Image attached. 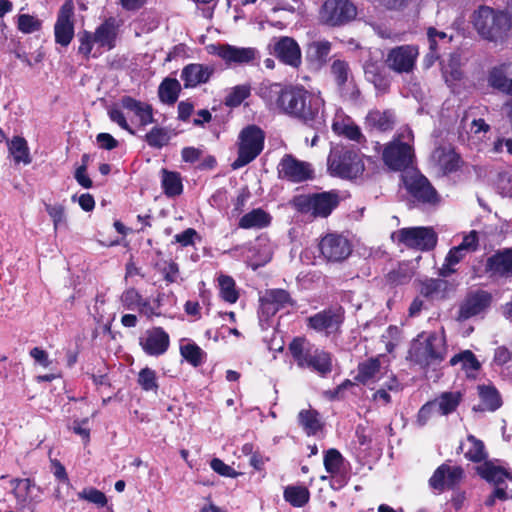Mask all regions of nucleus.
Instances as JSON below:
<instances>
[{
  "instance_id": "obj_16",
  "label": "nucleus",
  "mask_w": 512,
  "mask_h": 512,
  "mask_svg": "<svg viewBox=\"0 0 512 512\" xmlns=\"http://www.w3.org/2000/svg\"><path fill=\"white\" fill-rule=\"evenodd\" d=\"M356 7L349 0H327L322 11V20L331 26L342 25L355 18Z\"/></svg>"
},
{
  "instance_id": "obj_37",
  "label": "nucleus",
  "mask_w": 512,
  "mask_h": 512,
  "mask_svg": "<svg viewBox=\"0 0 512 512\" xmlns=\"http://www.w3.org/2000/svg\"><path fill=\"white\" fill-rule=\"evenodd\" d=\"M451 289L450 283L445 279H426L421 283L420 293L431 299H444Z\"/></svg>"
},
{
  "instance_id": "obj_26",
  "label": "nucleus",
  "mask_w": 512,
  "mask_h": 512,
  "mask_svg": "<svg viewBox=\"0 0 512 512\" xmlns=\"http://www.w3.org/2000/svg\"><path fill=\"white\" fill-rule=\"evenodd\" d=\"M215 72L213 65L190 63L181 71V80L185 88H195L209 82Z\"/></svg>"
},
{
  "instance_id": "obj_39",
  "label": "nucleus",
  "mask_w": 512,
  "mask_h": 512,
  "mask_svg": "<svg viewBox=\"0 0 512 512\" xmlns=\"http://www.w3.org/2000/svg\"><path fill=\"white\" fill-rule=\"evenodd\" d=\"M283 498L292 507L302 508L310 500V491L304 485H288L283 491Z\"/></svg>"
},
{
  "instance_id": "obj_34",
  "label": "nucleus",
  "mask_w": 512,
  "mask_h": 512,
  "mask_svg": "<svg viewBox=\"0 0 512 512\" xmlns=\"http://www.w3.org/2000/svg\"><path fill=\"white\" fill-rule=\"evenodd\" d=\"M120 104L124 109L133 112L142 126H147L155 121L153 108L148 103L141 102L130 96H124L121 98Z\"/></svg>"
},
{
  "instance_id": "obj_19",
  "label": "nucleus",
  "mask_w": 512,
  "mask_h": 512,
  "mask_svg": "<svg viewBox=\"0 0 512 512\" xmlns=\"http://www.w3.org/2000/svg\"><path fill=\"white\" fill-rule=\"evenodd\" d=\"M319 249L326 260L341 262L351 254L352 246L346 237L330 233L321 239Z\"/></svg>"
},
{
  "instance_id": "obj_41",
  "label": "nucleus",
  "mask_w": 512,
  "mask_h": 512,
  "mask_svg": "<svg viewBox=\"0 0 512 512\" xmlns=\"http://www.w3.org/2000/svg\"><path fill=\"white\" fill-rule=\"evenodd\" d=\"M7 146L15 163L29 164L31 162L28 144L23 137L14 136L11 140L7 141Z\"/></svg>"
},
{
  "instance_id": "obj_23",
  "label": "nucleus",
  "mask_w": 512,
  "mask_h": 512,
  "mask_svg": "<svg viewBox=\"0 0 512 512\" xmlns=\"http://www.w3.org/2000/svg\"><path fill=\"white\" fill-rule=\"evenodd\" d=\"M122 25V20L117 19L116 17L111 16L106 18L92 33L94 35V40H96V45L107 51L114 49L116 47Z\"/></svg>"
},
{
  "instance_id": "obj_1",
  "label": "nucleus",
  "mask_w": 512,
  "mask_h": 512,
  "mask_svg": "<svg viewBox=\"0 0 512 512\" xmlns=\"http://www.w3.org/2000/svg\"><path fill=\"white\" fill-rule=\"evenodd\" d=\"M257 94L271 109L301 120L317 130L325 126L324 99L319 93L309 92L302 86L262 82Z\"/></svg>"
},
{
  "instance_id": "obj_3",
  "label": "nucleus",
  "mask_w": 512,
  "mask_h": 512,
  "mask_svg": "<svg viewBox=\"0 0 512 512\" xmlns=\"http://www.w3.org/2000/svg\"><path fill=\"white\" fill-rule=\"evenodd\" d=\"M447 354L444 331L430 333L425 339H415L409 350V359L426 367L441 363Z\"/></svg>"
},
{
  "instance_id": "obj_5",
  "label": "nucleus",
  "mask_w": 512,
  "mask_h": 512,
  "mask_svg": "<svg viewBox=\"0 0 512 512\" xmlns=\"http://www.w3.org/2000/svg\"><path fill=\"white\" fill-rule=\"evenodd\" d=\"M327 166L330 175L343 179H355L362 175L365 169L363 155L344 146L331 148Z\"/></svg>"
},
{
  "instance_id": "obj_4",
  "label": "nucleus",
  "mask_w": 512,
  "mask_h": 512,
  "mask_svg": "<svg viewBox=\"0 0 512 512\" xmlns=\"http://www.w3.org/2000/svg\"><path fill=\"white\" fill-rule=\"evenodd\" d=\"M474 27L486 40H503L511 28V18L503 11H495L490 7L482 6L473 18Z\"/></svg>"
},
{
  "instance_id": "obj_62",
  "label": "nucleus",
  "mask_w": 512,
  "mask_h": 512,
  "mask_svg": "<svg viewBox=\"0 0 512 512\" xmlns=\"http://www.w3.org/2000/svg\"><path fill=\"white\" fill-rule=\"evenodd\" d=\"M442 71L446 81H448L449 77L452 80L460 79L462 76L460 70V56L458 54L450 55L449 62L443 65Z\"/></svg>"
},
{
  "instance_id": "obj_10",
  "label": "nucleus",
  "mask_w": 512,
  "mask_h": 512,
  "mask_svg": "<svg viewBox=\"0 0 512 512\" xmlns=\"http://www.w3.org/2000/svg\"><path fill=\"white\" fill-rule=\"evenodd\" d=\"M391 239L397 245L424 252L435 248L438 237L431 227H407L394 231Z\"/></svg>"
},
{
  "instance_id": "obj_17",
  "label": "nucleus",
  "mask_w": 512,
  "mask_h": 512,
  "mask_svg": "<svg viewBox=\"0 0 512 512\" xmlns=\"http://www.w3.org/2000/svg\"><path fill=\"white\" fill-rule=\"evenodd\" d=\"M419 55L415 45H401L392 48L386 57L385 63L389 69L396 73H410L413 71Z\"/></svg>"
},
{
  "instance_id": "obj_35",
  "label": "nucleus",
  "mask_w": 512,
  "mask_h": 512,
  "mask_svg": "<svg viewBox=\"0 0 512 512\" xmlns=\"http://www.w3.org/2000/svg\"><path fill=\"white\" fill-rule=\"evenodd\" d=\"M331 48L332 45L328 40L321 39L312 41L307 45L306 58L317 67H322L328 60Z\"/></svg>"
},
{
  "instance_id": "obj_8",
  "label": "nucleus",
  "mask_w": 512,
  "mask_h": 512,
  "mask_svg": "<svg viewBox=\"0 0 512 512\" xmlns=\"http://www.w3.org/2000/svg\"><path fill=\"white\" fill-rule=\"evenodd\" d=\"M339 195L335 191L302 194L293 197L291 206L299 213L313 218L328 217L339 204Z\"/></svg>"
},
{
  "instance_id": "obj_50",
  "label": "nucleus",
  "mask_w": 512,
  "mask_h": 512,
  "mask_svg": "<svg viewBox=\"0 0 512 512\" xmlns=\"http://www.w3.org/2000/svg\"><path fill=\"white\" fill-rule=\"evenodd\" d=\"M137 383L146 392H156L159 387L156 372L148 367H145L139 371Z\"/></svg>"
},
{
  "instance_id": "obj_56",
  "label": "nucleus",
  "mask_w": 512,
  "mask_h": 512,
  "mask_svg": "<svg viewBox=\"0 0 512 512\" xmlns=\"http://www.w3.org/2000/svg\"><path fill=\"white\" fill-rule=\"evenodd\" d=\"M250 95V87L247 85H237L233 87L225 97V104L229 107L239 106Z\"/></svg>"
},
{
  "instance_id": "obj_2",
  "label": "nucleus",
  "mask_w": 512,
  "mask_h": 512,
  "mask_svg": "<svg viewBox=\"0 0 512 512\" xmlns=\"http://www.w3.org/2000/svg\"><path fill=\"white\" fill-rule=\"evenodd\" d=\"M289 351L301 368H308L325 376L332 371L330 353L321 350L304 338H295L289 345Z\"/></svg>"
},
{
  "instance_id": "obj_64",
  "label": "nucleus",
  "mask_w": 512,
  "mask_h": 512,
  "mask_svg": "<svg viewBox=\"0 0 512 512\" xmlns=\"http://www.w3.org/2000/svg\"><path fill=\"white\" fill-rule=\"evenodd\" d=\"M478 245V234L475 230H472L463 236L462 242L456 247L462 250L464 253L469 254L476 251L478 249Z\"/></svg>"
},
{
  "instance_id": "obj_20",
  "label": "nucleus",
  "mask_w": 512,
  "mask_h": 512,
  "mask_svg": "<svg viewBox=\"0 0 512 512\" xmlns=\"http://www.w3.org/2000/svg\"><path fill=\"white\" fill-rule=\"evenodd\" d=\"M462 400L459 391L443 392L437 398L427 402L419 411L418 416H429L434 414L449 415L456 411Z\"/></svg>"
},
{
  "instance_id": "obj_43",
  "label": "nucleus",
  "mask_w": 512,
  "mask_h": 512,
  "mask_svg": "<svg viewBox=\"0 0 512 512\" xmlns=\"http://www.w3.org/2000/svg\"><path fill=\"white\" fill-rule=\"evenodd\" d=\"M179 93L180 83L174 78H165L158 89L160 100L166 104L175 103L178 99Z\"/></svg>"
},
{
  "instance_id": "obj_33",
  "label": "nucleus",
  "mask_w": 512,
  "mask_h": 512,
  "mask_svg": "<svg viewBox=\"0 0 512 512\" xmlns=\"http://www.w3.org/2000/svg\"><path fill=\"white\" fill-rule=\"evenodd\" d=\"M332 130L339 136L360 142L363 138L360 128L342 111H338L332 123Z\"/></svg>"
},
{
  "instance_id": "obj_63",
  "label": "nucleus",
  "mask_w": 512,
  "mask_h": 512,
  "mask_svg": "<svg viewBox=\"0 0 512 512\" xmlns=\"http://www.w3.org/2000/svg\"><path fill=\"white\" fill-rule=\"evenodd\" d=\"M210 467L215 473L223 477L237 478L240 475V472L236 471L219 458H213L210 461Z\"/></svg>"
},
{
  "instance_id": "obj_44",
  "label": "nucleus",
  "mask_w": 512,
  "mask_h": 512,
  "mask_svg": "<svg viewBox=\"0 0 512 512\" xmlns=\"http://www.w3.org/2000/svg\"><path fill=\"white\" fill-rule=\"evenodd\" d=\"M323 464L331 476H337L343 470L345 459L336 448H330L324 453Z\"/></svg>"
},
{
  "instance_id": "obj_7",
  "label": "nucleus",
  "mask_w": 512,
  "mask_h": 512,
  "mask_svg": "<svg viewBox=\"0 0 512 512\" xmlns=\"http://www.w3.org/2000/svg\"><path fill=\"white\" fill-rule=\"evenodd\" d=\"M265 132L257 125L244 127L237 138V158L232 163L233 169H240L254 161L263 151Z\"/></svg>"
},
{
  "instance_id": "obj_24",
  "label": "nucleus",
  "mask_w": 512,
  "mask_h": 512,
  "mask_svg": "<svg viewBox=\"0 0 512 512\" xmlns=\"http://www.w3.org/2000/svg\"><path fill=\"white\" fill-rule=\"evenodd\" d=\"M238 251L247 265L254 270L265 265L271 259L269 243L264 239H257L254 243L235 249V252Z\"/></svg>"
},
{
  "instance_id": "obj_42",
  "label": "nucleus",
  "mask_w": 512,
  "mask_h": 512,
  "mask_svg": "<svg viewBox=\"0 0 512 512\" xmlns=\"http://www.w3.org/2000/svg\"><path fill=\"white\" fill-rule=\"evenodd\" d=\"M479 397L482 409L488 412H494L502 405L500 394L494 387L480 386Z\"/></svg>"
},
{
  "instance_id": "obj_52",
  "label": "nucleus",
  "mask_w": 512,
  "mask_h": 512,
  "mask_svg": "<svg viewBox=\"0 0 512 512\" xmlns=\"http://www.w3.org/2000/svg\"><path fill=\"white\" fill-rule=\"evenodd\" d=\"M450 364L455 366L457 364H461L462 369L464 370H473L476 371L480 368V363L476 359L475 355L470 350H465L461 353L454 355L450 359Z\"/></svg>"
},
{
  "instance_id": "obj_48",
  "label": "nucleus",
  "mask_w": 512,
  "mask_h": 512,
  "mask_svg": "<svg viewBox=\"0 0 512 512\" xmlns=\"http://www.w3.org/2000/svg\"><path fill=\"white\" fill-rule=\"evenodd\" d=\"M171 139V133L168 128L155 126L146 135V143L156 149L166 146Z\"/></svg>"
},
{
  "instance_id": "obj_11",
  "label": "nucleus",
  "mask_w": 512,
  "mask_h": 512,
  "mask_svg": "<svg viewBox=\"0 0 512 512\" xmlns=\"http://www.w3.org/2000/svg\"><path fill=\"white\" fill-rule=\"evenodd\" d=\"M209 53L221 58L228 66L255 65L260 59V53L256 48L230 44L211 45Z\"/></svg>"
},
{
  "instance_id": "obj_9",
  "label": "nucleus",
  "mask_w": 512,
  "mask_h": 512,
  "mask_svg": "<svg viewBox=\"0 0 512 512\" xmlns=\"http://www.w3.org/2000/svg\"><path fill=\"white\" fill-rule=\"evenodd\" d=\"M383 362L384 356H377L359 363L355 380L363 385H371L385 379V385L389 390H399L398 380Z\"/></svg>"
},
{
  "instance_id": "obj_61",
  "label": "nucleus",
  "mask_w": 512,
  "mask_h": 512,
  "mask_svg": "<svg viewBox=\"0 0 512 512\" xmlns=\"http://www.w3.org/2000/svg\"><path fill=\"white\" fill-rule=\"evenodd\" d=\"M331 72L340 88L348 82L350 70L347 62L343 60L333 61L331 65Z\"/></svg>"
},
{
  "instance_id": "obj_57",
  "label": "nucleus",
  "mask_w": 512,
  "mask_h": 512,
  "mask_svg": "<svg viewBox=\"0 0 512 512\" xmlns=\"http://www.w3.org/2000/svg\"><path fill=\"white\" fill-rule=\"evenodd\" d=\"M78 498L93 503L98 507H105L108 503L105 493L94 487L84 488L78 493Z\"/></svg>"
},
{
  "instance_id": "obj_59",
  "label": "nucleus",
  "mask_w": 512,
  "mask_h": 512,
  "mask_svg": "<svg viewBox=\"0 0 512 512\" xmlns=\"http://www.w3.org/2000/svg\"><path fill=\"white\" fill-rule=\"evenodd\" d=\"M45 210L53 221L54 230L66 224L65 207L63 204H45Z\"/></svg>"
},
{
  "instance_id": "obj_53",
  "label": "nucleus",
  "mask_w": 512,
  "mask_h": 512,
  "mask_svg": "<svg viewBox=\"0 0 512 512\" xmlns=\"http://www.w3.org/2000/svg\"><path fill=\"white\" fill-rule=\"evenodd\" d=\"M42 27V21L29 14H19L17 16V28L24 34L37 32Z\"/></svg>"
},
{
  "instance_id": "obj_29",
  "label": "nucleus",
  "mask_w": 512,
  "mask_h": 512,
  "mask_svg": "<svg viewBox=\"0 0 512 512\" xmlns=\"http://www.w3.org/2000/svg\"><path fill=\"white\" fill-rule=\"evenodd\" d=\"M512 78V63L506 62L493 66L487 74V84L489 87L509 94V88Z\"/></svg>"
},
{
  "instance_id": "obj_30",
  "label": "nucleus",
  "mask_w": 512,
  "mask_h": 512,
  "mask_svg": "<svg viewBox=\"0 0 512 512\" xmlns=\"http://www.w3.org/2000/svg\"><path fill=\"white\" fill-rule=\"evenodd\" d=\"M261 308L267 315H274L280 309L292 305L290 294L284 289H269L260 298Z\"/></svg>"
},
{
  "instance_id": "obj_45",
  "label": "nucleus",
  "mask_w": 512,
  "mask_h": 512,
  "mask_svg": "<svg viewBox=\"0 0 512 512\" xmlns=\"http://www.w3.org/2000/svg\"><path fill=\"white\" fill-rule=\"evenodd\" d=\"M466 256L467 254L456 246L452 247L447 253L444 263L439 269V275L441 277H449L455 273L457 271L456 265H458Z\"/></svg>"
},
{
  "instance_id": "obj_22",
  "label": "nucleus",
  "mask_w": 512,
  "mask_h": 512,
  "mask_svg": "<svg viewBox=\"0 0 512 512\" xmlns=\"http://www.w3.org/2000/svg\"><path fill=\"white\" fill-rule=\"evenodd\" d=\"M344 320V311L341 307L329 308L309 317V326L318 332L331 334L337 332Z\"/></svg>"
},
{
  "instance_id": "obj_40",
  "label": "nucleus",
  "mask_w": 512,
  "mask_h": 512,
  "mask_svg": "<svg viewBox=\"0 0 512 512\" xmlns=\"http://www.w3.org/2000/svg\"><path fill=\"white\" fill-rule=\"evenodd\" d=\"M366 124L379 131H388L393 128L394 115L390 111L372 110L366 116Z\"/></svg>"
},
{
  "instance_id": "obj_12",
  "label": "nucleus",
  "mask_w": 512,
  "mask_h": 512,
  "mask_svg": "<svg viewBox=\"0 0 512 512\" xmlns=\"http://www.w3.org/2000/svg\"><path fill=\"white\" fill-rule=\"evenodd\" d=\"M267 49L283 64L293 68H299L302 63V53L295 39L288 36L273 37Z\"/></svg>"
},
{
  "instance_id": "obj_28",
  "label": "nucleus",
  "mask_w": 512,
  "mask_h": 512,
  "mask_svg": "<svg viewBox=\"0 0 512 512\" xmlns=\"http://www.w3.org/2000/svg\"><path fill=\"white\" fill-rule=\"evenodd\" d=\"M486 271L494 277H512V249L504 248L486 261Z\"/></svg>"
},
{
  "instance_id": "obj_36",
  "label": "nucleus",
  "mask_w": 512,
  "mask_h": 512,
  "mask_svg": "<svg viewBox=\"0 0 512 512\" xmlns=\"http://www.w3.org/2000/svg\"><path fill=\"white\" fill-rule=\"evenodd\" d=\"M271 221L272 217L268 212L262 208H255L240 218L238 227L242 229H263L268 227Z\"/></svg>"
},
{
  "instance_id": "obj_25",
  "label": "nucleus",
  "mask_w": 512,
  "mask_h": 512,
  "mask_svg": "<svg viewBox=\"0 0 512 512\" xmlns=\"http://www.w3.org/2000/svg\"><path fill=\"white\" fill-rule=\"evenodd\" d=\"M476 473L494 488H505V491L508 489L506 482H512V470L496 465L490 460L477 466Z\"/></svg>"
},
{
  "instance_id": "obj_60",
  "label": "nucleus",
  "mask_w": 512,
  "mask_h": 512,
  "mask_svg": "<svg viewBox=\"0 0 512 512\" xmlns=\"http://www.w3.org/2000/svg\"><path fill=\"white\" fill-rule=\"evenodd\" d=\"M79 47L78 53L81 54L84 58L89 59L90 56L95 57L96 54H92L93 47L96 44V40H94V35L89 31H83L78 35Z\"/></svg>"
},
{
  "instance_id": "obj_49",
  "label": "nucleus",
  "mask_w": 512,
  "mask_h": 512,
  "mask_svg": "<svg viewBox=\"0 0 512 512\" xmlns=\"http://www.w3.org/2000/svg\"><path fill=\"white\" fill-rule=\"evenodd\" d=\"M218 285L220 296L224 301L233 304L238 300L239 294L236 290L235 281L231 276L220 275L218 277Z\"/></svg>"
},
{
  "instance_id": "obj_32",
  "label": "nucleus",
  "mask_w": 512,
  "mask_h": 512,
  "mask_svg": "<svg viewBox=\"0 0 512 512\" xmlns=\"http://www.w3.org/2000/svg\"><path fill=\"white\" fill-rule=\"evenodd\" d=\"M12 486V494L16 500V509L19 511L28 508L32 504V497L30 496L31 488L35 483L30 478H14L10 481Z\"/></svg>"
},
{
  "instance_id": "obj_27",
  "label": "nucleus",
  "mask_w": 512,
  "mask_h": 512,
  "mask_svg": "<svg viewBox=\"0 0 512 512\" xmlns=\"http://www.w3.org/2000/svg\"><path fill=\"white\" fill-rule=\"evenodd\" d=\"M491 302L492 296L487 291L478 290L469 294L460 306V318L469 319L481 314L490 306Z\"/></svg>"
},
{
  "instance_id": "obj_54",
  "label": "nucleus",
  "mask_w": 512,
  "mask_h": 512,
  "mask_svg": "<svg viewBox=\"0 0 512 512\" xmlns=\"http://www.w3.org/2000/svg\"><path fill=\"white\" fill-rule=\"evenodd\" d=\"M299 425L307 436H315L320 439L324 438V423L319 418H299Z\"/></svg>"
},
{
  "instance_id": "obj_14",
  "label": "nucleus",
  "mask_w": 512,
  "mask_h": 512,
  "mask_svg": "<svg viewBox=\"0 0 512 512\" xmlns=\"http://www.w3.org/2000/svg\"><path fill=\"white\" fill-rule=\"evenodd\" d=\"M465 477L464 469L461 466H450L448 463L439 465L428 480L429 487L442 493L445 490H453L460 485Z\"/></svg>"
},
{
  "instance_id": "obj_51",
  "label": "nucleus",
  "mask_w": 512,
  "mask_h": 512,
  "mask_svg": "<svg viewBox=\"0 0 512 512\" xmlns=\"http://www.w3.org/2000/svg\"><path fill=\"white\" fill-rule=\"evenodd\" d=\"M68 429L78 435L85 445L90 442V432L92 429L90 418H75L68 424Z\"/></svg>"
},
{
  "instance_id": "obj_38",
  "label": "nucleus",
  "mask_w": 512,
  "mask_h": 512,
  "mask_svg": "<svg viewBox=\"0 0 512 512\" xmlns=\"http://www.w3.org/2000/svg\"><path fill=\"white\" fill-rule=\"evenodd\" d=\"M160 174L161 187L167 197L173 198L182 194L183 183L180 173L162 169Z\"/></svg>"
},
{
  "instance_id": "obj_6",
  "label": "nucleus",
  "mask_w": 512,
  "mask_h": 512,
  "mask_svg": "<svg viewBox=\"0 0 512 512\" xmlns=\"http://www.w3.org/2000/svg\"><path fill=\"white\" fill-rule=\"evenodd\" d=\"M413 140L412 130L409 127H403L399 130L394 140L386 145L382 157L384 163L391 170L402 171L412 164L414 157Z\"/></svg>"
},
{
  "instance_id": "obj_55",
  "label": "nucleus",
  "mask_w": 512,
  "mask_h": 512,
  "mask_svg": "<svg viewBox=\"0 0 512 512\" xmlns=\"http://www.w3.org/2000/svg\"><path fill=\"white\" fill-rule=\"evenodd\" d=\"M142 295L133 287L125 289L119 296L120 305L124 310L135 311Z\"/></svg>"
},
{
  "instance_id": "obj_13",
  "label": "nucleus",
  "mask_w": 512,
  "mask_h": 512,
  "mask_svg": "<svg viewBox=\"0 0 512 512\" xmlns=\"http://www.w3.org/2000/svg\"><path fill=\"white\" fill-rule=\"evenodd\" d=\"M401 178L406 190L415 200L429 204L437 202L436 190L431 186L428 179L418 171H405Z\"/></svg>"
},
{
  "instance_id": "obj_31",
  "label": "nucleus",
  "mask_w": 512,
  "mask_h": 512,
  "mask_svg": "<svg viewBox=\"0 0 512 512\" xmlns=\"http://www.w3.org/2000/svg\"><path fill=\"white\" fill-rule=\"evenodd\" d=\"M431 160L446 174L458 169L460 158L450 146H443L436 148L432 152Z\"/></svg>"
},
{
  "instance_id": "obj_18",
  "label": "nucleus",
  "mask_w": 512,
  "mask_h": 512,
  "mask_svg": "<svg viewBox=\"0 0 512 512\" xmlns=\"http://www.w3.org/2000/svg\"><path fill=\"white\" fill-rule=\"evenodd\" d=\"M55 42L63 47H67L74 37V4L72 0H67L58 12L57 20L54 25Z\"/></svg>"
},
{
  "instance_id": "obj_15",
  "label": "nucleus",
  "mask_w": 512,
  "mask_h": 512,
  "mask_svg": "<svg viewBox=\"0 0 512 512\" xmlns=\"http://www.w3.org/2000/svg\"><path fill=\"white\" fill-rule=\"evenodd\" d=\"M279 178L293 183L310 180L314 176V169L309 162L301 161L291 154H286L278 164Z\"/></svg>"
},
{
  "instance_id": "obj_46",
  "label": "nucleus",
  "mask_w": 512,
  "mask_h": 512,
  "mask_svg": "<svg viewBox=\"0 0 512 512\" xmlns=\"http://www.w3.org/2000/svg\"><path fill=\"white\" fill-rule=\"evenodd\" d=\"M180 353L194 367L202 365L206 360V353L193 342L182 344L180 346Z\"/></svg>"
},
{
  "instance_id": "obj_21",
  "label": "nucleus",
  "mask_w": 512,
  "mask_h": 512,
  "mask_svg": "<svg viewBox=\"0 0 512 512\" xmlns=\"http://www.w3.org/2000/svg\"><path fill=\"white\" fill-rule=\"evenodd\" d=\"M139 344L147 355L157 357L168 350L170 338L162 327H153L140 336Z\"/></svg>"
},
{
  "instance_id": "obj_58",
  "label": "nucleus",
  "mask_w": 512,
  "mask_h": 512,
  "mask_svg": "<svg viewBox=\"0 0 512 512\" xmlns=\"http://www.w3.org/2000/svg\"><path fill=\"white\" fill-rule=\"evenodd\" d=\"M160 298L157 297L155 300L151 301L148 298L141 297V301L139 302L137 311L139 314L151 319L153 317H158L161 315L159 311L160 308Z\"/></svg>"
},
{
  "instance_id": "obj_47",
  "label": "nucleus",
  "mask_w": 512,
  "mask_h": 512,
  "mask_svg": "<svg viewBox=\"0 0 512 512\" xmlns=\"http://www.w3.org/2000/svg\"><path fill=\"white\" fill-rule=\"evenodd\" d=\"M467 440L471 445L470 448L464 453L465 458L473 463L488 461V455L485 450L483 441L479 440L474 435H468Z\"/></svg>"
}]
</instances>
